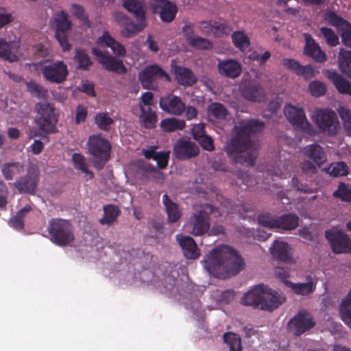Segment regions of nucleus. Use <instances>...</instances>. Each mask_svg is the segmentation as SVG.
<instances>
[{"label":"nucleus","mask_w":351,"mask_h":351,"mask_svg":"<svg viewBox=\"0 0 351 351\" xmlns=\"http://www.w3.org/2000/svg\"><path fill=\"white\" fill-rule=\"evenodd\" d=\"M0 58L5 60L14 62L16 56L11 51L10 45L3 39L0 38Z\"/></svg>","instance_id":"obj_51"},{"label":"nucleus","mask_w":351,"mask_h":351,"mask_svg":"<svg viewBox=\"0 0 351 351\" xmlns=\"http://www.w3.org/2000/svg\"><path fill=\"white\" fill-rule=\"evenodd\" d=\"M95 123L100 130L108 132L110 130L114 120L107 112H98L95 117Z\"/></svg>","instance_id":"obj_46"},{"label":"nucleus","mask_w":351,"mask_h":351,"mask_svg":"<svg viewBox=\"0 0 351 351\" xmlns=\"http://www.w3.org/2000/svg\"><path fill=\"white\" fill-rule=\"evenodd\" d=\"M123 5L134 14L136 19H145V11L141 0H123Z\"/></svg>","instance_id":"obj_36"},{"label":"nucleus","mask_w":351,"mask_h":351,"mask_svg":"<svg viewBox=\"0 0 351 351\" xmlns=\"http://www.w3.org/2000/svg\"><path fill=\"white\" fill-rule=\"evenodd\" d=\"M72 161L75 168L84 173L88 177V179L90 180L93 178L94 173L93 171L88 170V165L86 162V158L82 154H73L72 156Z\"/></svg>","instance_id":"obj_41"},{"label":"nucleus","mask_w":351,"mask_h":351,"mask_svg":"<svg viewBox=\"0 0 351 351\" xmlns=\"http://www.w3.org/2000/svg\"><path fill=\"white\" fill-rule=\"evenodd\" d=\"M274 272L277 277H278L285 285L289 286V283L287 282L289 281L287 280V278L289 277L290 271L288 267L277 266L275 268Z\"/></svg>","instance_id":"obj_61"},{"label":"nucleus","mask_w":351,"mask_h":351,"mask_svg":"<svg viewBox=\"0 0 351 351\" xmlns=\"http://www.w3.org/2000/svg\"><path fill=\"white\" fill-rule=\"evenodd\" d=\"M172 69L177 82L184 86H191L197 82V78L193 71L186 67L179 65H173Z\"/></svg>","instance_id":"obj_28"},{"label":"nucleus","mask_w":351,"mask_h":351,"mask_svg":"<svg viewBox=\"0 0 351 351\" xmlns=\"http://www.w3.org/2000/svg\"><path fill=\"white\" fill-rule=\"evenodd\" d=\"M87 147L93 167L97 170L102 169L110 157V143L101 135H92L88 139Z\"/></svg>","instance_id":"obj_4"},{"label":"nucleus","mask_w":351,"mask_h":351,"mask_svg":"<svg viewBox=\"0 0 351 351\" xmlns=\"http://www.w3.org/2000/svg\"><path fill=\"white\" fill-rule=\"evenodd\" d=\"M304 154L313 160L318 166L326 161V155L323 148L317 144H311L304 149Z\"/></svg>","instance_id":"obj_31"},{"label":"nucleus","mask_w":351,"mask_h":351,"mask_svg":"<svg viewBox=\"0 0 351 351\" xmlns=\"http://www.w3.org/2000/svg\"><path fill=\"white\" fill-rule=\"evenodd\" d=\"M27 89L30 93L35 94L37 97H44L46 93V90L43 86L34 81H30L27 83Z\"/></svg>","instance_id":"obj_56"},{"label":"nucleus","mask_w":351,"mask_h":351,"mask_svg":"<svg viewBox=\"0 0 351 351\" xmlns=\"http://www.w3.org/2000/svg\"><path fill=\"white\" fill-rule=\"evenodd\" d=\"M74 59L77 64L79 69L88 70L89 67L93 64L89 56L82 49H76Z\"/></svg>","instance_id":"obj_45"},{"label":"nucleus","mask_w":351,"mask_h":351,"mask_svg":"<svg viewBox=\"0 0 351 351\" xmlns=\"http://www.w3.org/2000/svg\"><path fill=\"white\" fill-rule=\"evenodd\" d=\"M202 24L206 25V27L210 26V31L215 37H221L228 34L232 31L231 26L224 23L214 22L210 24L203 22Z\"/></svg>","instance_id":"obj_43"},{"label":"nucleus","mask_w":351,"mask_h":351,"mask_svg":"<svg viewBox=\"0 0 351 351\" xmlns=\"http://www.w3.org/2000/svg\"><path fill=\"white\" fill-rule=\"evenodd\" d=\"M159 106L163 111L175 116L182 115L185 110V104L181 98L171 95L161 97Z\"/></svg>","instance_id":"obj_20"},{"label":"nucleus","mask_w":351,"mask_h":351,"mask_svg":"<svg viewBox=\"0 0 351 351\" xmlns=\"http://www.w3.org/2000/svg\"><path fill=\"white\" fill-rule=\"evenodd\" d=\"M202 149L206 151H213L215 149V145L213 138L207 134H205L197 141Z\"/></svg>","instance_id":"obj_60"},{"label":"nucleus","mask_w":351,"mask_h":351,"mask_svg":"<svg viewBox=\"0 0 351 351\" xmlns=\"http://www.w3.org/2000/svg\"><path fill=\"white\" fill-rule=\"evenodd\" d=\"M320 32L326 40V42L330 46H337L339 42V37L332 29L326 27L320 28Z\"/></svg>","instance_id":"obj_54"},{"label":"nucleus","mask_w":351,"mask_h":351,"mask_svg":"<svg viewBox=\"0 0 351 351\" xmlns=\"http://www.w3.org/2000/svg\"><path fill=\"white\" fill-rule=\"evenodd\" d=\"M97 44L101 47H110L117 56L124 57L126 54V50L123 45L113 38L107 31H104L97 38Z\"/></svg>","instance_id":"obj_27"},{"label":"nucleus","mask_w":351,"mask_h":351,"mask_svg":"<svg viewBox=\"0 0 351 351\" xmlns=\"http://www.w3.org/2000/svg\"><path fill=\"white\" fill-rule=\"evenodd\" d=\"M308 90L313 97H319L325 95L326 86L323 82L315 80L309 83Z\"/></svg>","instance_id":"obj_53"},{"label":"nucleus","mask_w":351,"mask_h":351,"mask_svg":"<svg viewBox=\"0 0 351 351\" xmlns=\"http://www.w3.org/2000/svg\"><path fill=\"white\" fill-rule=\"evenodd\" d=\"M87 117V109L82 105H78L76 108L75 123L79 124L84 122Z\"/></svg>","instance_id":"obj_63"},{"label":"nucleus","mask_w":351,"mask_h":351,"mask_svg":"<svg viewBox=\"0 0 351 351\" xmlns=\"http://www.w3.org/2000/svg\"><path fill=\"white\" fill-rule=\"evenodd\" d=\"M286 300V298L281 292L273 291L267 286H265L264 299L261 309L273 311Z\"/></svg>","instance_id":"obj_22"},{"label":"nucleus","mask_w":351,"mask_h":351,"mask_svg":"<svg viewBox=\"0 0 351 351\" xmlns=\"http://www.w3.org/2000/svg\"><path fill=\"white\" fill-rule=\"evenodd\" d=\"M214 208L210 204H206L202 209L194 213L190 217L189 226L191 228L190 233L194 236H202L210 229V215Z\"/></svg>","instance_id":"obj_6"},{"label":"nucleus","mask_w":351,"mask_h":351,"mask_svg":"<svg viewBox=\"0 0 351 351\" xmlns=\"http://www.w3.org/2000/svg\"><path fill=\"white\" fill-rule=\"evenodd\" d=\"M258 223L269 229L293 230L298 226L299 217L293 214L284 215L275 218L268 215L258 217Z\"/></svg>","instance_id":"obj_10"},{"label":"nucleus","mask_w":351,"mask_h":351,"mask_svg":"<svg viewBox=\"0 0 351 351\" xmlns=\"http://www.w3.org/2000/svg\"><path fill=\"white\" fill-rule=\"evenodd\" d=\"M325 235L335 254L351 253V239L341 231L326 230Z\"/></svg>","instance_id":"obj_16"},{"label":"nucleus","mask_w":351,"mask_h":351,"mask_svg":"<svg viewBox=\"0 0 351 351\" xmlns=\"http://www.w3.org/2000/svg\"><path fill=\"white\" fill-rule=\"evenodd\" d=\"M208 113L217 119H225L227 116V110L225 106L217 102L212 103L208 106Z\"/></svg>","instance_id":"obj_49"},{"label":"nucleus","mask_w":351,"mask_h":351,"mask_svg":"<svg viewBox=\"0 0 351 351\" xmlns=\"http://www.w3.org/2000/svg\"><path fill=\"white\" fill-rule=\"evenodd\" d=\"M38 115L35 122L40 132L43 134L56 132V125L58 119L54 112V107L48 102H40L36 106Z\"/></svg>","instance_id":"obj_5"},{"label":"nucleus","mask_w":351,"mask_h":351,"mask_svg":"<svg viewBox=\"0 0 351 351\" xmlns=\"http://www.w3.org/2000/svg\"><path fill=\"white\" fill-rule=\"evenodd\" d=\"M56 26V38L64 51H69L71 45L69 43L66 32L70 30L71 22L69 19V15L64 11L56 13L55 18Z\"/></svg>","instance_id":"obj_14"},{"label":"nucleus","mask_w":351,"mask_h":351,"mask_svg":"<svg viewBox=\"0 0 351 351\" xmlns=\"http://www.w3.org/2000/svg\"><path fill=\"white\" fill-rule=\"evenodd\" d=\"M332 195L343 202L351 203V187L344 182H340L337 189L333 192Z\"/></svg>","instance_id":"obj_47"},{"label":"nucleus","mask_w":351,"mask_h":351,"mask_svg":"<svg viewBox=\"0 0 351 351\" xmlns=\"http://www.w3.org/2000/svg\"><path fill=\"white\" fill-rule=\"evenodd\" d=\"M149 6L153 13L159 14L163 23L172 22L178 11L176 4L169 0H150Z\"/></svg>","instance_id":"obj_13"},{"label":"nucleus","mask_w":351,"mask_h":351,"mask_svg":"<svg viewBox=\"0 0 351 351\" xmlns=\"http://www.w3.org/2000/svg\"><path fill=\"white\" fill-rule=\"evenodd\" d=\"M326 77L332 82L337 90L342 95L351 97V82L335 70L328 69L326 72Z\"/></svg>","instance_id":"obj_26"},{"label":"nucleus","mask_w":351,"mask_h":351,"mask_svg":"<svg viewBox=\"0 0 351 351\" xmlns=\"http://www.w3.org/2000/svg\"><path fill=\"white\" fill-rule=\"evenodd\" d=\"M140 108L141 112L139 116L141 125L146 129L154 128L158 121L156 112L152 111L149 107L145 108L141 106Z\"/></svg>","instance_id":"obj_34"},{"label":"nucleus","mask_w":351,"mask_h":351,"mask_svg":"<svg viewBox=\"0 0 351 351\" xmlns=\"http://www.w3.org/2000/svg\"><path fill=\"white\" fill-rule=\"evenodd\" d=\"M289 250L286 242L276 241L271 247V252L274 258L287 263L291 261Z\"/></svg>","instance_id":"obj_32"},{"label":"nucleus","mask_w":351,"mask_h":351,"mask_svg":"<svg viewBox=\"0 0 351 351\" xmlns=\"http://www.w3.org/2000/svg\"><path fill=\"white\" fill-rule=\"evenodd\" d=\"M92 53L95 56L98 62L103 65L106 70L119 75H123L127 73V69L122 60L117 59L110 55L105 54L97 48L92 49Z\"/></svg>","instance_id":"obj_18"},{"label":"nucleus","mask_w":351,"mask_h":351,"mask_svg":"<svg viewBox=\"0 0 351 351\" xmlns=\"http://www.w3.org/2000/svg\"><path fill=\"white\" fill-rule=\"evenodd\" d=\"M305 39L304 53L313 58L318 63H323L326 60V55L321 47L313 38L310 34H304Z\"/></svg>","instance_id":"obj_23"},{"label":"nucleus","mask_w":351,"mask_h":351,"mask_svg":"<svg viewBox=\"0 0 351 351\" xmlns=\"http://www.w3.org/2000/svg\"><path fill=\"white\" fill-rule=\"evenodd\" d=\"M137 21H138V24L128 21L125 23V27L121 32L123 36L130 37L132 35L141 32L145 27V19H137Z\"/></svg>","instance_id":"obj_40"},{"label":"nucleus","mask_w":351,"mask_h":351,"mask_svg":"<svg viewBox=\"0 0 351 351\" xmlns=\"http://www.w3.org/2000/svg\"><path fill=\"white\" fill-rule=\"evenodd\" d=\"M339 114L343 121L345 129L348 133H351V111L344 107L340 108Z\"/></svg>","instance_id":"obj_55"},{"label":"nucleus","mask_w":351,"mask_h":351,"mask_svg":"<svg viewBox=\"0 0 351 351\" xmlns=\"http://www.w3.org/2000/svg\"><path fill=\"white\" fill-rule=\"evenodd\" d=\"M176 239L182 248L185 258L191 260L199 258L200 256L199 250L192 237L178 234L176 236Z\"/></svg>","instance_id":"obj_24"},{"label":"nucleus","mask_w":351,"mask_h":351,"mask_svg":"<svg viewBox=\"0 0 351 351\" xmlns=\"http://www.w3.org/2000/svg\"><path fill=\"white\" fill-rule=\"evenodd\" d=\"M41 73L47 82L58 84L63 83L69 75L66 64L61 60L45 61Z\"/></svg>","instance_id":"obj_11"},{"label":"nucleus","mask_w":351,"mask_h":351,"mask_svg":"<svg viewBox=\"0 0 351 351\" xmlns=\"http://www.w3.org/2000/svg\"><path fill=\"white\" fill-rule=\"evenodd\" d=\"M327 172L333 177L345 176L348 174V167L343 162L332 163L327 168Z\"/></svg>","instance_id":"obj_50"},{"label":"nucleus","mask_w":351,"mask_h":351,"mask_svg":"<svg viewBox=\"0 0 351 351\" xmlns=\"http://www.w3.org/2000/svg\"><path fill=\"white\" fill-rule=\"evenodd\" d=\"M189 45L194 48L199 49H210L213 47V43L209 40L195 36L192 38H189Z\"/></svg>","instance_id":"obj_52"},{"label":"nucleus","mask_w":351,"mask_h":351,"mask_svg":"<svg viewBox=\"0 0 351 351\" xmlns=\"http://www.w3.org/2000/svg\"><path fill=\"white\" fill-rule=\"evenodd\" d=\"M104 217L99 221L101 225L110 226L116 221L118 216L121 213V210L118 206L114 204H107L104 206Z\"/></svg>","instance_id":"obj_35"},{"label":"nucleus","mask_w":351,"mask_h":351,"mask_svg":"<svg viewBox=\"0 0 351 351\" xmlns=\"http://www.w3.org/2000/svg\"><path fill=\"white\" fill-rule=\"evenodd\" d=\"M289 287L291 288L292 291L298 295H306L313 292L315 289V285L313 282L311 278L310 280L306 282L302 283H293L287 282Z\"/></svg>","instance_id":"obj_39"},{"label":"nucleus","mask_w":351,"mask_h":351,"mask_svg":"<svg viewBox=\"0 0 351 351\" xmlns=\"http://www.w3.org/2000/svg\"><path fill=\"white\" fill-rule=\"evenodd\" d=\"M314 121L320 130L328 136H334L338 133L339 122L336 113L328 108L315 111Z\"/></svg>","instance_id":"obj_7"},{"label":"nucleus","mask_w":351,"mask_h":351,"mask_svg":"<svg viewBox=\"0 0 351 351\" xmlns=\"http://www.w3.org/2000/svg\"><path fill=\"white\" fill-rule=\"evenodd\" d=\"M199 147L189 139L180 138L173 146V154L178 160H186L197 156Z\"/></svg>","instance_id":"obj_19"},{"label":"nucleus","mask_w":351,"mask_h":351,"mask_svg":"<svg viewBox=\"0 0 351 351\" xmlns=\"http://www.w3.org/2000/svg\"><path fill=\"white\" fill-rule=\"evenodd\" d=\"M264 123L256 119H243L234 127V135L226 143L225 150L234 163L252 167L258 155V149L252 140V135L260 132Z\"/></svg>","instance_id":"obj_1"},{"label":"nucleus","mask_w":351,"mask_h":351,"mask_svg":"<svg viewBox=\"0 0 351 351\" xmlns=\"http://www.w3.org/2000/svg\"><path fill=\"white\" fill-rule=\"evenodd\" d=\"M223 338L231 351H242L241 339L239 335L228 332L223 334Z\"/></svg>","instance_id":"obj_44"},{"label":"nucleus","mask_w":351,"mask_h":351,"mask_svg":"<svg viewBox=\"0 0 351 351\" xmlns=\"http://www.w3.org/2000/svg\"><path fill=\"white\" fill-rule=\"evenodd\" d=\"M79 90L88 96L94 97L95 95L94 84L88 82H83Z\"/></svg>","instance_id":"obj_64"},{"label":"nucleus","mask_w":351,"mask_h":351,"mask_svg":"<svg viewBox=\"0 0 351 351\" xmlns=\"http://www.w3.org/2000/svg\"><path fill=\"white\" fill-rule=\"evenodd\" d=\"M325 20L331 25L340 30L348 21L337 15L335 12L328 11L324 15Z\"/></svg>","instance_id":"obj_48"},{"label":"nucleus","mask_w":351,"mask_h":351,"mask_svg":"<svg viewBox=\"0 0 351 351\" xmlns=\"http://www.w3.org/2000/svg\"><path fill=\"white\" fill-rule=\"evenodd\" d=\"M162 203L167 214L168 222L170 223L177 222L182 214L178 205L174 203L167 194L162 195Z\"/></svg>","instance_id":"obj_30"},{"label":"nucleus","mask_w":351,"mask_h":351,"mask_svg":"<svg viewBox=\"0 0 351 351\" xmlns=\"http://www.w3.org/2000/svg\"><path fill=\"white\" fill-rule=\"evenodd\" d=\"M284 114L289 122L296 130H300L309 135L315 134L313 126L308 121L302 108L287 104L285 106Z\"/></svg>","instance_id":"obj_9"},{"label":"nucleus","mask_w":351,"mask_h":351,"mask_svg":"<svg viewBox=\"0 0 351 351\" xmlns=\"http://www.w3.org/2000/svg\"><path fill=\"white\" fill-rule=\"evenodd\" d=\"M159 80H164L168 82H171L169 74L156 64L146 66L138 73V80L143 88L145 89L154 90L156 86V82Z\"/></svg>","instance_id":"obj_8"},{"label":"nucleus","mask_w":351,"mask_h":351,"mask_svg":"<svg viewBox=\"0 0 351 351\" xmlns=\"http://www.w3.org/2000/svg\"><path fill=\"white\" fill-rule=\"evenodd\" d=\"M39 181V171L33 167H28L25 176L20 177L13 186L20 193L34 195Z\"/></svg>","instance_id":"obj_15"},{"label":"nucleus","mask_w":351,"mask_h":351,"mask_svg":"<svg viewBox=\"0 0 351 351\" xmlns=\"http://www.w3.org/2000/svg\"><path fill=\"white\" fill-rule=\"evenodd\" d=\"M156 147L152 146L149 149H143L146 159H152L156 162L157 167L160 169H165L169 160V152H156Z\"/></svg>","instance_id":"obj_29"},{"label":"nucleus","mask_w":351,"mask_h":351,"mask_svg":"<svg viewBox=\"0 0 351 351\" xmlns=\"http://www.w3.org/2000/svg\"><path fill=\"white\" fill-rule=\"evenodd\" d=\"M241 96L252 102H261L266 99V94L262 85L254 80L243 82L239 87Z\"/></svg>","instance_id":"obj_17"},{"label":"nucleus","mask_w":351,"mask_h":351,"mask_svg":"<svg viewBox=\"0 0 351 351\" xmlns=\"http://www.w3.org/2000/svg\"><path fill=\"white\" fill-rule=\"evenodd\" d=\"M204 128L205 125L202 123L193 125L191 129V135L194 140L198 141L206 134Z\"/></svg>","instance_id":"obj_62"},{"label":"nucleus","mask_w":351,"mask_h":351,"mask_svg":"<svg viewBox=\"0 0 351 351\" xmlns=\"http://www.w3.org/2000/svg\"><path fill=\"white\" fill-rule=\"evenodd\" d=\"M186 126L185 121L177 118H168L161 121L160 127L166 132L183 130Z\"/></svg>","instance_id":"obj_37"},{"label":"nucleus","mask_w":351,"mask_h":351,"mask_svg":"<svg viewBox=\"0 0 351 351\" xmlns=\"http://www.w3.org/2000/svg\"><path fill=\"white\" fill-rule=\"evenodd\" d=\"M1 171L6 180H12L24 171V165L19 162H5L2 165Z\"/></svg>","instance_id":"obj_33"},{"label":"nucleus","mask_w":351,"mask_h":351,"mask_svg":"<svg viewBox=\"0 0 351 351\" xmlns=\"http://www.w3.org/2000/svg\"><path fill=\"white\" fill-rule=\"evenodd\" d=\"M49 239L52 243L60 247L71 245L75 241L73 227L66 219L53 218L47 227Z\"/></svg>","instance_id":"obj_3"},{"label":"nucleus","mask_w":351,"mask_h":351,"mask_svg":"<svg viewBox=\"0 0 351 351\" xmlns=\"http://www.w3.org/2000/svg\"><path fill=\"white\" fill-rule=\"evenodd\" d=\"M265 285L259 284L245 293L241 299V304L244 306H252L261 309L264 299Z\"/></svg>","instance_id":"obj_21"},{"label":"nucleus","mask_w":351,"mask_h":351,"mask_svg":"<svg viewBox=\"0 0 351 351\" xmlns=\"http://www.w3.org/2000/svg\"><path fill=\"white\" fill-rule=\"evenodd\" d=\"M315 325L311 314L306 310H302L288 322L287 329L294 336L298 337L310 330Z\"/></svg>","instance_id":"obj_12"},{"label":"nucleus","mask_w":351,"mask_h":351,"mask_svg":"<svg viewBox=\"0 0 351 351\" xmlns=\"http://www.w3.org/2000/svg\"><path fill=\"white\" fill-rule=\"evenodd\" d=\"M71 8L73 16L77 17L81 21L84 23L88 22V16L86 13L84 8L82 5L79 4H73Z\"/></svg>","instance_id":"obj_57"},{"label":"nucleus","mask_w":351,"mask_h":351,"mask_svg":"<svg viewBox=\"0 0 351 351\" xmlns=\"http://www.w3.org/2000/svg\"><path fill=\"white\" fill-rule=\"evenodd\" d=\"M339 31L343 44L351 47V24L348 22Z\"/></svg>","instance_id":"obj_58"},{"label":"nucleus","mask_w":351,"mask_h":351,"mask_svg":"<svg viewBox=\"0 0 351 351\" xmlns=\"http://www.w3.org/2000/svg\"><path fill=\"white\" fill-rule=\"evenodd\" d=\"M217 69L221 75L232 79L239 77L242 71L240 63L233 59L219 60Z\"/></svg>","instance_id":"obj_25"},{"label":"nucleus","mask_w":351,"mask_h":351,"mask_svg":"<svg viewBox=\"0 0 351 351\" xmlns=\"http://www.w3.org/2000/svg\"><path fill=\"white\" fill-rule=\"evenodd\" d=\"M339 67L341 72L351 78V51L340 49Z\"/></svg>","instance_id":"obj_38"},{"label":"nucleus","mask_w":351,"mask_h":351,"mask_svg":"<svg viewBox=\"0 0 351 351\" xmlns=\"http://www.w3.org/2000/svg\"><path fill=\"white\" fill-rule=\"evenodd\" d=\"M206 271L214 277L225 279L239 274L244 261L238 252L226 245L217 246L202 261Z\"/></svg>","instance_id":"obj_2"},{"label":"nucleus","mask_w":351,"mask_h":351,"mask_svg":"<svg viewBox=\"0 0 351 351\" xmlns=\"http://www.w3.org/2000/svg\"><path fill=\"white\" fill-rule=\"evenodd\" d=\"M295 73L304 77L306 79L312 78L315 75L314 69L310 64L302 66L300 64Z\"/></svg>","instance_id":"obj_59"},{"label":"nucleus","mask_w":351,"mask_h":351,"mask_svg":"<svg viewBox=\"0 0 351 351\" xmlns=\"http://www.w3.org/2000/svg\"><path fill=\"white\" fill-rule=\"evenodd\" d=\"M234 45L241 51H244L250 45L247 35L243 31H236L232 34Z\"/></svg>","instance_id":"obj_42"}]
</instances>
